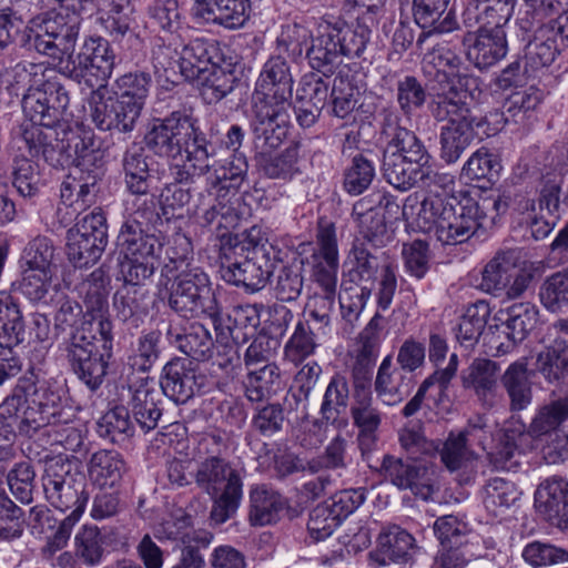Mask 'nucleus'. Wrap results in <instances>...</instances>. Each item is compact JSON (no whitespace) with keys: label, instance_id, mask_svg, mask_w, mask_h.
Segmentation results:
<instances>
[{"label":"nucleus","instance_id":"obj_1","mask_svg":"<svg viewBox=\"0 0 568 568\" xmlns=\"http://www.w3.org/2000/svg\"><path fill=\"white\" fill-rule=\"evenodd\" d=\"M196 119L184 111H173L163 119H155L144 136L149 150L159 156L182 158L183 165L173 169L175 179L190 182L194 178L206 179L217 192L235 193L247 172V162L239 152L244 133L240 125H232L226 134L225 144L231 153L217 159L213 145L196 125Z\"/></svg>","mask_w":568,"mask_h":568},{"label":"nucleus","instance_id":"obj_2","mask_svg":"<svg viewBox=\"0 0 568 568\" xmlns=\"http://www.w3.org/2000/svg\"><path fill=\"white\" fill-rule=\"evenodd\" d=\"M468 95L455 87L438 92L429 104L432 116L438 122H445L440 128V158L446 163L457 162L465 150L479 135L486 121L473 114Z\"/></svg>","mask_w":568,"mask_h":568},{"label":"nucleus","instance_id":"obj_3","mask_svg":"<svg viewBox=\"0 0 568 568\" xmlns=\"http://www.w3.org/2000/svg\"><path fill=\"white\" fill-rule=\"evenodd\" d=\"M59 2V11L47 12L29 22L23 31L22 45L62 60L63 55L70 59L74 51L84 11L74 9L71 0Z\"/></svg>","mask_w":568,"mask_h":568},{"label":"nucleus","instance_id":"obj_4","mask_svg":"<svg viewBox=\"0 0 568 568\" xmlns=\"http://www.w3.org/2000/svg\"><path fill=\"white\" fill-rule=\"evenodd\" d=\"M196 485L213 498L210 519L221 525L231 519L242 499V478L227 460L212 456L201 462L194 474Z\"/></svg>","mask_w":568,"mask_h":568},{"label":"nucleus","instance_id":"obj_5","mask_svg":"<svg viewBox=\"0 0 568 568\" xmlns=\"http://www.w3.org/2000/svg\"><path fill=\"white\" fill-rule=\"evenodd\" d=\"M169 307L184 318L206 316L214 329L222 326V311L209 276L197 267L182 270L168 288Z\"/></svg>","mask_w":568,"mask_h":568},{"label":"nucleus","instance_id":"obj_6","mask_svg":"<svg viewBox=\"0 0 568 568\" xmlns=\"http://www.w3.org/2000/svg\"><path fill=\"white\" fill-rule=\"evenodd\" d=\"M42 486L49 504L55 509L70 515L82 516L89 494L85 490V476L79 469L77 460L68 456H47Z\"/></svg>","mask_w":568,"mask_h":568},{"label":"nucleus","instance_id":"obj_7","mask_svg":"<svg viewBox=\"0 0 568 568\" xmlns=\"http://www.w3.org/2000/svg\"><path fill=\"white\" fill-rule=\"evenodd\" d=\"M379 247H371L365 242L355 241L349 253L352 267L351 281L354 283H371L376 280L378 270H382V278L377 292L378 308L386 311L392 304L397 287L395 267L386 261L385 253Z\"/></svg>","mask_w":568,"mask_h":568},{"label":"nucleus","instance_id":"obj_8","mask_svg":"<svg viewBox=\"0 0 568 568\" xmlns=\"http://www.w3.org/2000/svg\"><path fill=\"white\" fill-rule=\"evenodd\" d=\"M84 47L85 52L79 53L75 60H68L65 64L61 61L60 72L91 89L106 85L115 65L113 50L102 39H90Z\"/></svg>","mask_w":568,"mask_h":568},{"label":"nucleus","instance_id":"obj_9","mask_svg":"<svg viewBox=\"0 0 568 568\" xmlns=\"http://www.w3.org/2000/svg\"><path fill=\"white\" fill-rule=\"evenodd\" d=\"M70 103L69 92L58 72L30 93L22 94V111L29 123L55 125Z\"/></svg>","mask_w":568,"mask_h":568},{"label":"nucleus","instance_id":"obj_10","mask_svg":"<svg viewBox=\"0 0 568 568\" xmlns=\"http://www.w3.org/2000/svg\"><path fill=\"white\" fill-rule=\"evenodd\" d=\"M54 425L32 399L22 396H7L0 405V437L10 443L18 430L21 435L32 437L39 429Z\"/></svg>","mask_w":568,"mask_h":568},{"label":"nucleus","instance_id":"obj_11","mask_svg":"<svg viewBox=\"0 0 568 568\" xmlns=\"http://www.w3.org/2000/svg\"><path fill=\"white\" fill-rule=\"evenodd\" d=\"M399 210L390 196L374 193L358 200L353 205L352 217L356 222L363 241L372 247H382L389 240L385 211L397 212Z\"/></svg>","mask_w":568,"mask_h":568},{"label":"nucleus","instance_id":"obj_12","mask_svg":"<svg viewBox=\"0 0 568 568\" xmlns=\"http://www.w3.org/2000/svg\"><path fill=\"white\" fill-rule=\"evenodd\" d=\"M489 202H477L465 197L456 202L442 217L440 229L435 237L444 245H456L469 240L479 227L485 226L484 209Z\"/></svg>","mask_w":568,"mask_h":568},{"label":"nucleus","instance_id":"obj_13","mask_svg":"<svg viewBox=\"0 0 568 568\" xmlns=\"http://www.w3.org/2000/svg\"><path fill=\"white\" fill-rule=\"evenodd\" d=\"M16 143L19 151L26 150L31 158L42 159L53 168L64 166L71 160L54 125L23 122Z\"/></svg>","mask_w":568,"mask_h":568},{"label":"nucleus","instance_id":"obj_14","mask_svg":"<svg viewBox=\"0 0 568 568\" xmlns=\"http://www.w3.org/2000/svg\"><path fill=\"white\" fill-rule=\"evenodd\" d=\"M274 272V263L268 257L265 245L255 244L251 256L243 261L222 264V278L232 285L242 286L247 292H257L268 282Z\"/></svg>","mask_w":568,"mask_h":568},{"label":"nucleus","instance_id":"obj_15","mask_svg":"<svg viewBox=\"0 0 568 568\" xmlns=\"http://www.w3.org/2000/svg\"><path fill=\"white\" fill-rule=\"evenodd\" d=\"M381 474L398 489L410 490L423 500L430 499L434 494L433 470L424 465L385 455Z\"/></svg>","mask_w":568,"mask_h":568},{"label":"nucleus","instance_id":"obj_16","mask_svg":"<svg viewBox=\"0 0 568 568\" xmlns=\"http://www.w3.org/2000/svg\"><path fill=\"white\" fill-rule=\"evenodd\" d=\"M292 90L293 78L287 61L281 55L271 57L256 83V102L291 104Z\"/></svg>","mask_w":568,"mask_h":568},{"label":"nucleus","instance_id":"obj_17","mask_svg":"<svg viewBox=\"0 0 568 568\" xmlns=\"http://www.w3.org/2000/svg\"><path fill=\"white\" fill-rule=\"evenodd\" d=\"M290 108L291 104L255 102L251 126L257 146L270 150L280 146L286 135Z\"/></svg>","mask_w":568,"mask_h":568},{"label":"nucleus","instance_id":"obj_18","mask_svg":"<svg viewBox=\"0 0 568 568\" xmlns=\"http://www.w3.org/2000/svg\"><path fill=\"white\" fill-rule=\"evenodd\" d=\"M453 205L439 194H430L423 201H418L416 194H410L403 204L402 215L413 229L435 236L440 229L442 217L447 215Z\"/></svg>","mask_w":568,"mask_h":568},{"label":"nucleus","instance_id":"obj_19","mask_svg":"<svg viewBox=\"0 0 568 568\" xmlns=\"http://www.w3.org/2000/svg\"><path fill=\"white\" fill-rule=\"evenodd\" d=\"M466 57L479 70L488 69L505 58L507 40L504 29L479 28L477 33L467 32L463 38Z\"/></svg>","mask_w":568,"mask_h":568},{"label":"nucleus","instance_id":"obj_20","mask_svg":"<svg viewBox=\"0 0 568 568\" xmlns=\"http://www.w3.org/2000/svg\"><path fill=\"white\" fill-rule=\"evenodd\" d=\"M535 507L551 525L568 529V480L551 476L541 481L535 493Z\"/></svg>","mask_w":568,"mask_h":568},{"label":"nucleus","instance_id":"obj_21","mask_svg":"<svg viewBox=\"0 0 568 568\" xmlns=\"http://www.w3.org/2000/svg\"><path fill=\"white\" fill-rule=\"evenodd\" d=\"M128 409L145 433L156 428L162 416V395L153 381L142 379L129 387Z\"/></svg>","mask_w":568,"mask_h":568},{"label":"nucleus","instance_id":"obj_22","mask_svg":"<svg viewBox=\"0 0 568 568\" xmlns=\"http://www.w3.org/2000/svg\"><path fill=\"white\" fill-rule=\"evenodd\" d=\"M500 366L488 358H475L462 371L460 379L465 389L471 390L484 407L497 403Z\"/></svg>","mask_w":568,"mask_h":568},{"label":"nucleus","instance_id":"obj_23","mask_svg":"<svg viewBox=\"0 0 568 568\" xmlns=\"http://www.w3.org/2000/svg\"><path fill=\"white\" fill-rule=\"evenodd\" d=\"M160 386L161 395L164 394L175 404H185L200 390L201 384L192 362L174 358L163 367Z\"/></svg>","mask_w":568,"mask_h":568},{"label":"nucleus","instance_id":"obj_24","mask_svg":"<svg viewBox=\"0 0 568 568\" xmlns=\"http://www.w3.org/2000/svg\"><path fill=\"white\" fill-rule=\"evenodd\" d=\"M382 172L386 182L399 191H408L418 183L429 184L428 180H449L446 176H438L432 166L410 163L393 152H384Z\"/></svg>","mask_w":568,"mask_h":568},{"label":"nucleus","instance_id":"obj_25","mask_svg":"<svg viewBox=\"0 0 568 568\" xmlns=\"http://www.w3.org/2000/svg\"><path fill=\"white\" fill-rule=\"evenodd\" d=\"M221 62H224V57L216 42L195 39L183 47L178 65L185 80L195 82L214 64Z\"/></svg>","mask_w":568,"mask_h":568},{"label":"nucleus","instance_id":"obj_26","mask_svg":"<svg viewBox=\"0 0 568 568\" xmlns=\"http://www.w3.org/2000/svg\"><path fill=\"white\" fill-rule=\"evenodd\" d=\"M326 23L329 24L341 55L354 58L359 57L365 50L375 19L373 14H359L353 26L342 19L326 21Z\"/></svg>","mask_w":568,"mask_h":568},{"label":"nucleus","instance_id":"obj_27","mask_svg":"<svg viewBox=\"0 0 568 568\" xmlns=\"http://www.w3.org/2000/svg\"><path fill=\"white\" fill-rule=\"evenodd\" d=\"M484 428L485 423L479 417L476 423L470 422L458 434H449L440 450L442 462L449 470L454 471L462 467L469 457V447L475 442L481 444L485 437Z\"/></svg>","mask_w":568,"mask_h":568},{"label":"nucleus","instance_id":"obj_28","mask_svg":"<svg viewBox=\"0 0 568 568\" xmlns=\"http://www.w3.org/2000/svg\"><path fill=\"white\" fill-rule=\"evenodd\" d=\"M409 379L406 374L393 364L392 355L381 363L374 382L376 396L387 406L402 403L408 394Z\"/></svg>","mask_w":568,"mask_h":568},{"label":"nucleus","instance_id":"obj_29","mask_svg":"<svg viewBox=\"0 0 568 568\" xmlns=\"http://www.w3.org/2000/svg\"><path fill=\"white\" fill-rule=\"evenodd\" d=\"M286 507V499L266 485H256L250 490L248 520L253 526L276 523Z\"/></svg>","mask_w":568,"mask_h":568},{"label":"nucleus","instance_id":"obj_30","mask_svg":"<svg viewBox=\"0 0 568 568\" xmlns=\"http://www.w3.org/2000/svg\"><path fill=\"white\" fill-rule=\"evenodd\" d=\"M520 257L518 248L498 251L481 272V287L489 293L505 290L519 266Z\"/></svg>","mask_w":568,"mask_h":568},{"label":"nucleus","instance_id":"obj_31","mask_svg":"<svg viewBox=\"0 0 568 568\" xmlns=\"http://www.w3.org/2000/svg\"><path fill=\"white\" fill-rule=\"evenodd\" d=\"M338 51L329 24L324 21L318 27V34L312 39V44L306 50V58L311 68L325 77H329L342 63V55Z\"/></svg>","mask_w":568,"mask_h":568},{"label":"nucleus","instance_id":"obj_32","mask_svg":"<svg viewBox=\"0 0 568 568\" xmlns=\"http://www.w3.org/2000/svg\"><path fill=\"white\" fill-rule=\"evenodd\" d=\"M246 0H201L195 13L206 22L236 29L246 21Z\"/></svg>","mask_w":568,"mask_h":568},{"label":"nucleus","instance_id":"obj_33","mask_svg":"<svg viewBox=\"0 0 568 568\" xmlns=\"http://www.w3.org/2000/svg\"><path fill=\"white\" fill-rule=\"evenodd\" d=\"M500 382L509 398L510 412L524 410L531 404L532 387L525 361L510 364L500 376Z\"/></svg>","mask_w":568,"mask_h":568},{"label":"nucleus","instance_id":"obj_34","mask_svg":"<svg viewBox=\"0 0 568 568\" xmlns=\"http://www.w3.org/2000/svg\"><path fill=\"white\" fill-rule=\"evenodd\" d=\"M449 0H413L415 22L427 34L447 33L456 28V20L448 11Z\"/></svg>","mask_w":568,"mask_h":568},{"label":"nucleus","instance_id":"obj_35","mask_svg":"<svg viewBox=\"0 0 568 568\" xmlns=\"http://www.w3.org/2000/svg\"><path fill=\"white\" fill-rule=\"evenodd\" d=\"M26 341V325L18 297L0 291V345L19 346Z\"/></svg>","mask_w":568,"mask_h":568},{"label":"nucleus","instance_id":"obj_36","mask_svg":"<svg viewBox=\"0 0 568 568\" xmlns=\"http://www.w3.org/2000/svg\"><path fill=\"white\" fill-rule=\"evenodd\" d=\"M88 470L95 485L101 488H113L121 483L126 473V464L120 453L101 449L90 457Z\"/></svg>","mask_w":568,"mask_h":568},{"label":"nucleus","instance_id":"obj_37","mask_svg":"<svg viewBox=\"0 0 568 568\" xmlns=\"http://www.w3.org/2000/svg\"><path fill=\"white\" fill-rule=\"evenodd\" d=\"M168 335L178 349L195 361H206L213 355V338L203 324L193 323L184 333L169 331Z\"/></svg>","mask_w":568,"mask_h":568},{"label":"nucleus","instance_id":"obj_38","mask_svg":"<svg viewBox=\"0 0 568 568\" xmlns=\"http://www.w3.org/2000/svg\"><path fill=\"white\" fill-rule=\"evenodd\" d=\"M124 183L131 194L144 195L150 192L151 174L144 149L139 144L129 146L122 159Z\"/></svg>","mask_w":568,"mask_h":568},{"label":"nucleus","instance_id":"obj_39","mask_svg":"<svg viewBox=\"0 0 568 568\" xmlns=\"http://www.w3.org/2000/svg\"><path fill=\"white\" fill-rule=\"evenodd\" d=\"M236 77L232 63L224 62L214 64L199 80L195 81L200 88L201 95L209 104L217 103L230 94L235 85Z\"/></svg>","mask_w":568,"mask_h":568},{"label":"nucleus","instance_id":"obj_40","mask_svg":"<svg viewBox=\"0 0 568 568\" xmlns=\"http://www.w3.org/2000/svg\"><path fill=\"white\" fill-rule=\"evenodd\" d=\"M538 310L530 303H516L500 311L503 333L514 342H523L538 322Z\"/></svg>","mask_w":568,"mask_h":568},{"label":"nucleus","instance_id":"obj_41","mask_svg":"<svg viewBox=\"0 0 568 568\" xmlns=\"http://www.w3.org/2000/svg\"><path fill=\"white\" fill-rule=\"evenodd\" d=\"M378 547L384 561L406 564L413 559L416 541L408 531L393 525L378 536Z\"/></svg>","mask_w":568,"mask_h":568},{"label":"nucleus","instance_id":"obj_42","mask_svg":"<svg viewBox=\"0 0 568 568\" xmlns=\"http://www.w3.org/2000/svg\"><path fill=\"white\" fill-rule=\"evenodd\" d=\"M244 386L250 402L268 399L282 386L278 366L275 363H266L258 368H250Z\"/></svg>","mask_w":568,"mask_h":568},{"label":"nucleus","instance_id":"obj_43","mask_svg":"<svg viewBox=\"0 0 568 568\" xmlns=\"http://www.w3.org/2000/svg\"><path fill=\"white\" fill-rule=\"evenodd\" d=\"M52 277L53 271L22 270L18 290L30 302L47 305L61 295Z\"/></svg>","mask_w":568,"mask_h":568},{"label":"nucleus","instance_id":"obj_44","mask_svg":"<svg viewBox=\"0 0 568 568\" xmlns=\"http://www.w3.org/2000/svg\"><path fill=\"white\" fill-rule=\"evenodd\" d=\"M116 246L123 256L148 257L156 255L162 244L152 230L121 227L116 237Z\"/></svg>","mask_w":568,"mask_h":568},{"label":"nucleus","instance_id":"obj_45","mask_svg":"<svg viewBox=\"0 0 568 568\" xmlns=\"http://www.w3.org/2000/svg\"><path fill=\"white\" fill-rule=\"evenodd\" d=\"M559 51L560 47L557 40L544 31V27L540 26L534 40L526 45L524 57L526 72L529 75H535L539 70L549 67Z\"/></svg>","mask_w":568,"mask_h":568},{"label":"nucleus","instance_id":"obj_46","mask_svg":"<svg viewBox=\"0 0 568 568\" xmlns=\"http://www.w3.org/2000/svg\"><path fill=\"white\" fill-rule=\"evenodd\" d=\"M351 414L354 425L361 430V444H363L365 439H371V435L377 430L382 423V416L374 406L369 389L356 385Z\"/></svg>","mask_w":568,"mask_h":568},{"label":"nucleus","instance_id":"obj_47","mask_svg":"<svg viewBox=\"0 0 568 568\" xmlns=\"http://www.w3.org/2000/svg\"><path fill=\"white\" fill-rule=\"evenodd\" d=\"M152 87V77L145 71H131L115 79L111 92L118 98L134 103L140 110Z\"/></svg>","mask_w":568,"mask_h":568},{"label":"nucleus","instance_id":"obj_48","mask_svg":"<svg viewBox=\"0 0 568 568\" xmlns=\"http://www.w3.org/2000/svg\"><path fill=\"white\" fill-rule=\"evenodd\" d=\"M110 277L103 266L95 268L80 285L83 303L91 314L102 315L109 308Z\"/></svg>","mask_w":568,"mask_h":568},{"label":"nucleus","instance_id":"obj_49","mask_svg":"<svg viewBox=\"0 0 568 568\" xmlns=\"http://www.w3.org/2000/svg\"><path fill=\"white\" fill-rule=\"evenodd\" d=\"M89 116L100 131H113L116 120V95L106 85L93 89L88 99Z\"/></svg>","mask_w":568,"mask_h":568},{"label":"nucleus","instance_id":"obj_50","mask_svg":"<svg viewBox=\"0 0 568 568\" xmlns=\"http://www.w3.org/2000/svg\"><path fill=\"white\" fill-rule=\"evenodd\" d=\"M106 245L81 235L79 231L69 230L67 233V256L78 268L94 265L102 256Z\"/></svg>","mask_w":568,"mask_h":568},{"label":"nucleus","instance_id":"obj_51","mask_svg":"<svg viewBox=\"0 0 568 568\" xmlns=\"http://www.w3.org/2000/svg\"><path fill=\"white\" fill-rule=\"evenodd\" d=\"M132 195L134 197L126 202L124 221L121 227L152 230L153 223L160 220L156 211V196L153 193Z\"/></svg>","mask_w":568,"mask_h":568},{"label":"nucleus","instance_id":"obj_52","mask_svg":"<svg viewBox=\"0 0 568 568\" xmlns=\"http://www.w3.org/2000/svg\"><path fill=\"white\" fill-rule=\"evenodd\" d=\"M489 307L485 302L469 305L455 328L457 341L465 347L474 346L487 323Z\"/></svg>","mask_w":568,"mask_h":568},{"label":"nucleus","instance_id":"obj_53","mask_svg":"<svg viewBox=\"0 0 568 568\" xmlns=\"http://www.w3.org/2000/svg\"><path fill=\"white\" fill-rule=\"evenodd\" d=\"M134 432L135 426L130 418V412L124 406L108 410L98 422L99 435L114 444L126 443Z\"/></svg>","mask_w":568,"mask_h":568},{"label":"nucleus","instance_id":"obj_54","mask_svg":"<svg viewBox=\"0 0 568 568\" xmlns=\"http://www.w3.org/2000/svg\"><path fill=\"white\" fill-rule=\"evenodd\" d=\"M110 356L111 354L104 351L84 355L81 359L74 358L69 363L79 379L91 390H97L106 376Z\"/></svg>","mask_w":568,"mask_h":568},{"label":"nucleus","instance_id":"obj_55","mask_svg":"<svg viewBox=\"0 0 568 568\" xmlns=\"http://www.w3.org/2000/svg\"><path fill=\"white\" fill-rule=\"evenodd\" d=\"M520 491L517 486L505 478L495 477L483 488V501L486 509L497 516L518 500Z\"/></svg>","mask_w":568,"mask_h":568},{"label":"nucleus","instance_id":"obj_56","mask_svg":"<svg viewBox=\"0 0 568 568\" xmlns=\"http://www.w3.org/2000/svg\"><path fill=\"white\" fill-rule=\"evenodd\" d=\"M11 181L21 196H36L42 185L39 165L23 154L16 155L11 166Z\"/></svg>","mask_w":568,"mask_h":568},{"label":"nucleus","instance_id":"obj_57","mask_svg":"<svg viewBox=\"0 0 568 568\" xmlns=\"http://www.w3.org/2000/svg\"><path fill=\"white\" fill-rule=\"evenodd\" d=\"M321 333L324 334L325 331H317V327L313 328L308 320L298 321L285 345L286 357L291 362L301 363L313 355L318 346L317 338Z\"/></svg>","mask_w":568,"mask_h":568},{"label":"nucleus","instance_id":"obj_58","mask_svg":"<svg viewBox=\"0 0 568 568\" xmlns=\"http://www.w3.org/2000/svg\"><path fill=\"white\" fill-rule=\"evenodd\" d=\"M375 178V164L368 154H356L344 172V189L351 195L366 191Z\"/></svg>","mask_w":568,"mask_h":568},{"label":"nucleus","instance_id":"obj_59","mask_svg":"<svg viewBox=\"0 0 568 568\" xmlns=\"http://www.w3.org/2000/svg\"><path fill=\"white\" fill-rule=\"evenodd\" d=\"M55 73V69L47 68L41 63L20 62L9 72L10 87L14 90L16 95H19L20 90L30 93L34 87L41 85Z\"/></svg>","mask_w":568,"mask_h":568},{"label":"nucleus","instance_id":"obj_60","mask_svg":"<svg viewBox=\"0 0 568 568\" xmlns=\"http://www.w3.org/2000/svg\"><path fill=\"white\" fill-rule=\"evenodd\" d=\"M384 152H393L400 155V158L408 160L410 163H416L422 166H430L429 154L417 138L410 130H400L392 140L387 141Z\"/></svg>","mask_w":568,"mask_h":568},{"label":"nucleus","instance_id":"obj_61","mask_svg":"<svg viewBox=\"0 0 568 568\" xmlns=\"http://www.w3.org/2000/svg\"><path fill=\"white\" fill-rule=\"evenodd\" d=\"M332 113L339 119H346L356 109L359 90L351 81L348 74L339 72L332 87Z\"/></svg>","mask_w":568,"mask_h":568},{"label":"nucleus","instance_id":"obj_62","mask_svg":"<svg viewBox=\"0 0 568 568\" xmlns=\"http://www.w3.org/2000/svg\"><path fill=\"white\" fill-rule=\"evenodd\" d=\"M348 398L349 388L347 379L342 375L333 376L326 387L321 406L323 418L335 422L341 414L346 412Z\"/></svg>","mask_w":568,"mask_h":568},{"label":"nucleus","instance_id":"obj_63","mask_svg":"<svg viewBox=\"0 0 568 568\" xmlns=\"http://www.w3.org/2000/svg\"><path fill=\"white\" fill-rule=\"evenodd\" d=\"M562 344L556 339L537 357V369L549 383L559 381L568 373V352L561 348Z\"/></svg>","mask_w":568,"mask_h":568},{"label":"nucleus","instance_id":"obj_64","mask_svg":"<svg viewBox=\"0 0 568 568\" xmlns=\"http://www.w3.org/2000/svg\"><path fill=\"white\" fill-rule=\"evenodd\" d=\"M540 302L550 312L568 305V268L548 276L540 287Z\"/></svg>","mask_w":568,"mask_h":568}]
</instances>
